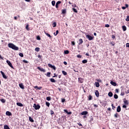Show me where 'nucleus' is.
Listing matches in <instances>:
<instances>
[{
    "label": "nucleus",
    "mask_w": 129,
    "mask_h": 129,
    "mask_svg": "<svg viewBox=\"0 0 129 129\" xmlns=\"http://www.w3.org/2000/svg\"><path fill=\"white\" fill-rule=\"evenodd\" d=\"M8 47L9 48H11V49H13V50H16V51H18V50H19V47L15 45V44H14L13 43H9Z\"/></svg>",
    "instance_id": "f257e3e1"
},
{
    "label": "nucleus",
    "mask_w": 129,
    "mask_h": 129,
    "mask_svg": "<svg viewBox=\"0 0 129 129\" xmlns=\"http://www.w3.org/2000/svg\"><path fill=\"white\" fill-rule=\"evenodd\" d=\"M33 107H34V109L37 110L38 109H40V108H41V106H40V105H39V104L37 105L36 104H34Z\"/></svg>",
    "instance_id": "f03ea898"
},
{
    "label": "nucleus",
    "mask_w": 129,
    "mask_h": 129,
    "mask_svg": "<svg viewBox=\"0 0 129 129\" xmlns=\"http://www.w3.org/2000/svg\"><path fill=\"white\" fill-rule=\"evenodd\" d=\"M86 38H87V39H88V40L89 41H91L92 40H93V39L94 38L93 36H91L89 35H86Z\"/></svg>",
    "instance_id": "7ed1b4c3"
},
{
    "label": "nucleus",
    "mask_w": 129,
    "mask_h": 129,
    "mask_svg": "<svg viewBox=\"0 0 129 129\" xmlns=\"http://www.w3.org/2000/svg\"><path fill=\"white\" fill-rule=\"evenodd\" d=\"M7 63L8 64L9 66L14 69V67L13 66V64H12V62L10 60H7Z\"/></svg>",
    "instance_id": "20e7f679"
},
{
    "label": "nucleus",
    "mask_w": 129,
    "mask_h": 129,
    "mask_svg": "<svg viewBox=\"0 0 129 129\" xmlns=\"http://www.w3.org/2000/svg\"><path fill=\"white\" fill-rule=\"evenodd\" d=\"M48 67H50V68H52L53 70H56V67L54 66H52V64L48 63Z\"/></svg>",
    "instance_id": "39448f33"
},
{
    "label": "nucleus",
    "mask_w": 129,
    "mask_h": 129,
    "mask_svg": "<svg viewBox=\"0 0 129 129\" xmlns=\"http://www.w3.org/2000/svg\"><path fill=\"white\" fill-rule=\"evenodd\" d=\"M37 69H38V70H39L40 71H41V72H46V70L42 68H40V67H38L37 68Z\"/></svg>",
    "instance_id": "423d86ee"
},
{
    "label": "nucleus",
    "mask_w": 129,
    "mask_h": 129,
    "mask_svg": "<svg viewBox=\"0 0 129 129\" xmlns=\"http://www.w3.org/2000/svg\"><path fill=\"white\" fill-rule=\"evenodd\" d=\"M1 73L2 75L3 78H5V79H7L8 78V77L5 75V73H4L3 71H1Z\"/></svg>",
    "instance_id": "0eeeda50"
},
{
    "label": "nucleus",
    "mask_w": 129,
    "mask_h": 129,
    "mask_svg": "<svg viewBox=\"0 0 129 129\" xmlns=\"http://www.w3.org/2000/svg\"><path fill=\"white\" fill-rule=\"evenodd\" d=\"M81 115H86L88 114V112L87 111H84L81 113Z\"/></svg>",
    "instance_id": "6e6552de"
},
{
    "label": "nucleus",
    "mask_w": 129,
    "mask_h": 129,
    "mask_svg": "<svg viewBox=\"0 0 129 129\" xmlns=\"http://www.w3.org/2000/svg\"><path fill=\"white\" fill-rule=\"evenodd\" d=\"M34 88L35 89H38V90H41L42 88H43L42 87H38L37 86H34Z\"/></svg>",
    "instance_id": "1a4fd4ad"
},
{
    "label": "nucleus",
    "mask_w": 129,
    "mask_h": 129,
    "mask_svg": "<svg viewBox=\"0 0 129 129\" xmlns=\"http://www.w3.org/2000/svg\"><path fill=\"white\" fill-rule=\"evenodd\" d=\"M60 4H61V1H58L55 5V8L56 9H58V8H59V6H58V5H60Z\"/></svg>",
    "instance_id": "9d476101"
},
{
    "label": "nucleus",
    "mask_w": 129,
    "mask_h": 129,
    "mask_svg": "<svg viewBox=\"0 0 129 129\" xmlns=\"http://www.w3.org/2000/svg\"><path fill=\"white\" fill-rule=\"evenodd\" d=\"M78 80H79V82H80V83H83V81H84L83 79L81 78H79Z\"/></svg>",
    "instance_id": "9b49d317"
},
{
    "label": "nucleus",
    "mask_w": 129,
    "mask_h": 129,
    "mask_svg": "<svg viewBox=\"0 0 129 129\" xmlns=\"http://www.w3.org/2000/svg\"><path fill=\"white\" fill-rule=\"evenodd\" d=\"M19 87H20V88H21V89H25V86H24V85H23V83L20 84Z\"/></svg>",
    "instance_id": "f8f14e48"
},
{
    "label": "nucleus",
    "mask_w": 129,
    "mask_h": 129,
    "mask_svg": "<svg viewBox=\"0 0 129 129\" xmlns=\"http://www.w3.org/2000/svg\"><path fill=\"white\" fill-rule=\"evenodd\" d=\"M63 111H64V112H66L67 114H72V112H68V110H67V109H64Z\"/></svg>",
    "instance_id": "ddd939ff"
},
{
    "label": "nucleus",
    "mask_w": 129,
    "mask_h": 129,
    "mask_svg": "<svg viewBox=\"0 0 129 129\" xmlns=\"http://www.w3.org/2000/svg\"><path fill=\"white\" fill-rule=\"evenodd\" d=\"M110 84L112 85L113 86H116V83L113 82V81H111L110 82Z\"/></svg>",
    "instance_id": "4468645a"
},
{
    "label": "nucleus",
    "mask_w": 129,
    "mask_h": 129,
    "mask_svg": "<svg viewBox=\"0 0 129 129\" xmlns=\"http://www.w3.org/2000/svg\"><path fill=\"white\" fill-rule=\"evenodd\" d=\"M121 110V108H120V106H118L117 108V112H120Z\"/></svg>",
    "instance_id": "2eb2a0df"
},
{
    "label": "nucleus",
    "mask_w": 129,
    "mask_h": 129,
    "mask_svg": "<svg viewBox=\"0 0 129 129\" xmlns=\"http://www.w3.org/2000/svg\"><path fill=\"white\" fill-rule=\"evenodd\" d=\"M6 115H8L9 116L12 115V113L10 111H7L6 113Z\"/></svg>",
    "instance_id": "dca6fc26"
},
{
    "label": "nucleus",
    "mask_w": 129,
    "mask_h": 129,
    "mask_svg": "<svg viewBox=\"0 0 129 129\" xmlns=\"http://www.w3.org/2000/svg\"><path fill=\"white\" fill-rule=\"evenodd\" d=\"M95 94L97 97H98L99 96V92H98V91H96Z\"/></svg>",
    "instance_id": "f3484780"
},
{
    "label": "nucleus",
    "mask_w": 129,
    "mask_h": 129,
    "mask_svg": "<svg viewBox=\"0 0 129 129\" xmlns=\"http://www.w3.org/2000/svg\"><path fill=\"white\" fill-rule=\"evenodd\" d=\"M108 95L109 96V97H112L113 94H112V92H110L108 93Z\"/></svg>",
    "instance_id": "a211bd4d"
},
{
    "label": "nucleus",
    "mask_w": 129,
    "mask_h": 129,
    "mask_svg": "<svg viewBox=\"0 0 129 129\" xmlns=\"http://www.w3.org/2000/svg\"><path fill=\"white\" fill-rule=\"evenodd\" d=\"M17 105H18V106H20L21 107L24 106V105L21 103H17Z\"/></svg>",
    "instance_id": "6ab92c4d"
},
{
    "label": "nucleus",
    "mask_w": 129,
    "mask_h": 129,
    "mask_svg": "<svg viewBox=\"0 0 129 129\" xmlns=\"http://www.w3.org/2000/svg\"><path fill=\"white\" fill-rule=\"evenodd\" d=\"M79 45H81V44H82V43H83V40H82V39H79Z\"/></svg>",
    "instance_id": "aec40b11"
},
{
    "label": "nucleus",
    "mask_w": 129,
    "mask_h": 129,
    "mask_svg": "<svg viewBox=\"0 0 129 129\" xmlns=\"http://www.w3.org/2000/svg\"><path fill=\"white\" fill-rule=\"evenodd\" d=\"M122 29L123 32H125V31H126V27L125 26H123L122 27Z\"/></svg>",
    "instance_id": "412c9836"
},
{
    "label": "nucleus",
    "mask_w": 129,
    "mask_h": 129,
    "mask_svg": "<svg viewBox=\"0 0 129 129\" xmlns=\"http://www.w3.org/2000/svg\"><path fill=\"white\" fill-rule=\"evenodd\" d=\"M125 7H122V10H125V9H126V8L128 7V5L127 4H125Z\"/></svg>",
    "instance_id": "4be33fe9"
},
{
    "label": "nucleus",
    "mask_w": 129,
    "mask_h": 129,
    "mask_svg": "<svg viewBox=\"0 0 129 129\" xmlns=\"http://www.w3.org/2000/svg\"><path fill=\"white\" fill-rule=\"evenodd\" d=\"M4 129H11L10 127H9V125L5 124L4 125Z\"/></svg>",
    "instance_id": "5701e85b"
},
{
    "label": "nucleus",
    "mask_w": 129,
    "mask_h": 129,
    "mask_svg": "<svg viewBox=\"0 0 129 129\" xmlns=\"http://www.w3.org/2000/svg\"><path fill=\"white\" fill-rule=\"evenodd\" d=\"M29 120H30L31 122H34V119H33V118H32V117L29 116Z\"/></svg>",
    "instance_id": "b1692460"
},
{
    "label": "nucleus",
    "mask_w": 129,
    "mask_h": 129,
    "mask_svg": "<svg viewBox=\"0 0 129 129\" xmlns=\"http://www.w3.org/2000/svg\"><path fill=\"white\" fill-rule=\"evenodd\" d=\"M95 86H96V87H99V86H100V85H99V83L96 82L95 83Z\"/></svg>",
    "instance_id": "393cba45"
},
{
    "label": "nucleus",
    "mask_w": 129,
    "mask_h": 129,
    "mask_svg": "<svg viewBox=\"0 0 129 129\" xmlns=\"http://www.w3.org/2000/svg\"><path fill=\"white\" fill-rule=\"evenodd\" d=\"M44 33H45V35H46V36H47V37H49V38H51V35L49 33H48L46 32H44Z\"/></svg>",
    "instance_id": "a878e982"
},
{
    "label": "nucleus",
    "mask_w": 129,
    "mask_h": 129,
    "mask_svg": "<svg viewBox=\"0 0 129 129\" xmlns=\"http://www.w3.org/2000/svg\"><path fill=\"white\" fill-rule=\"evenodd\" d=\"M124 104H125V105H128V101H127V100H125V101H124Z\"/></svg>",
    "instance_id": "bb28decb"
},
{
    "label": "nucleus",
    "mask_w": 129,
    "mask_h": 129,
    "mask_svg": "<svg viewBox=\"0 0 129 129\" xmlns=\"http://www.w3.org/2000/svg\"><path fill=\"white\" fill-rule=\"evenodd\" d=\"M114 98H115V99H117V98H118V96L117 94H114Z\"/></svg>",
    "instance_id": "cd10ccee"
},
{
    "label": "nucleus",
    "mask_w": 129,
    "mask_h": 129,
    "mask_svg": "<svg viewBox=\"0 0 129 129\" xmlns=\"http://www.w3.org/2000/svg\"><path fill=\"white\" fill-rule=\"evenodd\" d=\"M50 81H51V82H52V83L56 82V81L55 80V79H54L53 78L50 79Z\"/></svg>",
    "instance_id": "c85d7f7f"
},
{
    "label": "nucleus",
    "mask_w": 129,
    "mask_h": 129,
    "mask_svg": "<svg viewBox=\"0 0 129 129\" xmlns=\"http://www.w3.org/2000/svg\"><path fill=\"white\" fill-rule=\"evenodd\" d=\"M35 50L36 51V52H39V51H40V48L36 47L35 48Z\"/></svg>",
    "instance_id": "c756f323"
},
{
    "label": "nucleus",
    "mask_w": 129,
    "mask_h": 129,
    "mask_svg": "<svg viewBox=\"0 0 129 129\" xmlns=\"http://www.w3.org/2000/svg\"><path fill=\"white\" fill-rule=\"evenodd\" d=\"M55 4H56V2H55V1H53L51 2L52 6H53V7H54V6H55Z\"/></svg>",
    "instance_id": "7c9ffc66"
},
{
    "label": "nucleus",
    "mask_w": 129,
    "mask_h": 129,
    "mask_svg": "<svg viewBox=\"0 0 129 129\" xmlns=\"http://www.w3.org/2000/svg\"><path fill=\"white\" fill-rule=\"evenodd\" d=\"M57 26V24H56V22H54L53 24H52V27L53 28H55V27H56Z\"/></svg>",
    "instance_id": "2f4dec72"
},
{
    "label": "nucleus",
    "mask_w": 129,
    "mask_h": 129,
    "mask_svg": "<svg viewBox=\"0 0 129 129\" xmlns=\"http://www.w3.org/2000/svg\"><path fill=\"white\" fill-rule=\"evenodd\" d=\"M1 102H2L3 103H5V102H6V99H2L1 100Z\"/></svg>",
    "instance_id": "473e14b6"
},
{
    "label": "nucleus",
    "mask_w": 129,
    "mask_h": 129,
    "mask_svg": "<svg viewBox=\"0 0 129 129\" xmlns=\"http://www.w3.org/2000/svg\"><path fill=\"white\" fill-rule=\"evenodd\" d=\"M50 75H51V73L50 72H48L47 74H46V76L47 77H50Z\"/></svg>",
    "instance_id": "72a5a7b5"
},
{
    "label": "nucleus",
    "mask_w": 129,
    "mask_h": 129,
    "mask_svg": "<svg viewBox=\"0 0 129 129\" xmlns=\"http://www.w3.org/2000/svg\"><path fill=\"white\" fill-rule=\"evenodd\" d=\"M45 104H46V106H48V107H49V106H50V103H49L48 102H46Z\"/></svg>",
    "instance_id": "f704fd0d"
},
{
    "label": "nucleus",
    "mask_w": 129,
    "mask_h": 129,
    "mask_svg": "<svg viewBox=\"0 0 129 129\" xmlns=\"http://www.w3.org/2000/svg\"><path fill=\"white\" fill-rule=\"evenodd\" d=\"M62 73L63 75H67V73L66 72H65L64 71H62Z\"/></svg>",
    "instance_id": "c9c22d12"
},
{
    "label": "nucleus",
    "mask_w": 129,
    "mask_h": 129,
    "mask_svg": "<svg viewBox=\"0 0 129 129\" xmlns=\"http://www.w3.org/2000/svg\"><path fill=\"white\" fill-rule=\"evenodd\" d=\"M46 100H48V101H50V100H51V97H46Z\"/></svg>",
    "instance_id": "e433bc0d"
},
{
    "label": "nucleus",
    "mask_w": 129,
    "mask_h": 129,
    "mask_svg": "<svg viewBox=\"0 0 129 129\" xmlns=\"http://www.w3.org/2000/svg\"><path fill=\"white\" fill-rule=\"evenodd\" d=\"M82 63H83V64H85V63H87V60L86 59L83 60L82 61Z\"/></svg>",
    "instance_id": "4c0bfd02"
},
{
    "label": "nucleus",
    "mask_w": 129,
    "mask_h": 129,
    "mask_svg": "<svg viewBox=\"0 0 129 129\" xmlns=\"http://www.w3.org/2000/svg\"><path fill=\"white\" fill-rule=\"evenodd\" d=\"M64 54H69V50H64Z\"/></svg>",
    "instance_id": "58836bf2"
},
{
    "label": "nucleus",
    "mask_w": 129,
    "mask_h": 129,
    "mask_svg": "<svg viewBox=\"0 0 129 129\" xmlns=\"http://www.w3.org/2000/svg\"><path fill=\"white\" fill-rule=\"evenodd\" d=\"M88 99H89V100H91V99H92V96L90 95L89 96Z\"/></svg>",
    "instance_id": "ea45409f"
},
{
    "label": "nucleus",
    "mask_w": 129,
    "mask_h": 129,
    "mask_svg": "<svg viewBox=\"0 0 129 129\" xmlns=\"http://www.w3.org/2000/svg\"><path fill=\"white\" fill-rule=\"evenodd\" d=\"M62 14H66V10H65V9L62 10Z\"/></svg>",
    "instance_id": "a19ab883"
},
{
    "label": "nucleus",
    "mask_w": 129,
    "mask_h": 129,
    "mask_svg": "<svg viewBox=\"0 0 129 129\" xmlns=\"http://www.w3.org/2000/svg\"><path fill=\"white\" fill-rule=\"evenodd\" d=\"M26 30H27V31H29L30 29L29 28V25H27L26 27Z\"/></svg>",
    "instance_id": "79ce46f5"
},
{
    "label": "nucleus",
    "mask_w": 129,
    "mask_h": 129,
    "mask_svg": "<svg viewBox=\"0 0 129 129\" xmlns=\"http://www.w3.org/2000/svg\"><path fill=\"white\" fill-rule=\"evenodd\" d=\"M73 11H74V13H77V10L75 8H73Z\"/></svg>",
    "instance_id": "37998d69"
},
{
    "label": "nucleus",
    "mask_w": 129,
    "mask_h": 129,
    "mask_svg": "<svg viewBox=\"0 0 129 129\" xmlns=\"http://www.w3.org/2000/svg\"><path fill=\"white\" fill-rule=\"evenodd\" d=\"M19 56H20V57H24V54H23V53H20Z\"/></svg>",
    "instance_id": "c03bdc74"
},
{
    "label": "nucleus",
    "mask_w": 129,
    "mask_h": 129,
    "mask_svg": "<svg viewBox=\"0 0 129 129\" xmlns=\"http://www.w3.org/2000/svg\"><path fill=\"white\" fill-rule=\"evenodd\" d=\"M125 21H126L127 22H129V16H127V18L125 19Z\"/></svg>",
    "instance_id": "a18cd8bd"
},
{
    "label": "nucleus",
    "mask_w": 129,
    "mask_h": 129,
    "mask_svg": "<svg viewBox=\"0 0 129 129\" xmlns=\"http://www.w3.org/2000/svg\"><path fill=\"white\" fill-rule=\"evenodd\" d=\"M114 117H116V118H117V117H118V114H117V113H116L114 114Z\"/></svg>",
    "instance_id": "49530a36"
},
{
    "label": "nucleus",
    "mask_w": 129,
    "mask_h": 129,
    "mask_svg": "<svg viewBox=\"0 0 129 129\" xmlns=\"http://www.w3.org/2000/svg\"><path fill=\"white\" fill-rule=\"evenodd\" d=\"M120 95H121V96H123V95H124V92H121Z\"/></svg>",
    "instance_id": "de8ad7c7"
},
{
    "label": "nucleus",
    "mask_w": 129,
    "mask_h": 129,
    "mask_svg": "<svg viewBox=\"0 0 129 129\" xmlns=\"http://www.w3.org/2000/svg\"><path fill=\"white\" fill-rule=\"evenodd\" d=\"M23 62H24V63H29V61L27 60H23Z\"/></svg>",
    "instance_id": "09e8293b"
},
{
    "label": "nucleus",
    "mask_w": 129,
    "mask_h": 129,
    "mask_svg": "<svg viewBox=\"0 0 129 129\" xmlns=\"http://www.w3.org/2000/svg\"><path fill=\"white\" fill-rule=\"evenodd\" d=\"M50 114H51V115H53V114H54V111L51 110V111H50Z\"/></svg>",
    "instance_id": "8fccbe9b"
},
{
    "label": "nucleus",
    "mask_w": 129,
    "mask_h": 129,
    "mask_svg": "<svg viewBox=\"0 0 129 129\" xmlns=\"http://www.w3.org/2000/svg\"><path fill=\"white\" fill-rule=\"evenodd\" d=\"M72 45H73V46H75V42L74 41H71Z\"/></svg>",
    "instance_id": "3c124183"
},
{
    "label": "nucleus",
    "mask_w": 129,
    "mask_h": 129,
    "mask_svg": "<svg viewBox=\"0 0 129 129\" xmlns=\"http://www.w3.org/2000/svg\"><path fill=\"white\" fill-rule=\"evenodd\" d=\"M73 8H76L77 7L76 4H74L72 5Z\"/></svg>",
    "instance_id": "603ef678"
},
{
    "label": "nucleus",
    "mask_w": 129,
    "mask_h": 129,
    "mask_svg": "<svg viewBox=\"0 0 129 129\" xmlns=\"http://www.w3.org/2000/svg\"><path fill=\"white\" fill-rule=\"evenodd\" d=\"M37 40H41V37H40V36H37Z\"/></svg>",
    "instance_id": "864d4df0"
},
{
    "label": "nucleus",
    "mask_w": 129,
    "mask_h": 129,
    "mask_svg": "<svg viewBox=\"0 0 129 129\" xmlns=\"http://www.w3.org/2000/svg\"><path fill=\"white\" fill-rule=\"evenodd\" d=\"M66 100L65 99H61V102H65Z\"/></svg>",
    "instance_id": "5fc2aeb1"
},
{
    "label": "nucleus",
    "mask_w": 129,
    "mask_h": 129,
    "mask_svg": "<svg viewBox=\"0 0 129 129\" xmlns=\"http://www.w3.org/2000/svg\"><path fill=\"white\" fill-rule=\"evenodd\" d=\"M105 27H106V28H109V25H108V24H106V25H105Z\"/></svg>",
    "instance_id": "6e6d98bb"
},
{
    "label": "nucleus",
    "mask_w": 129,
    "mask_h": 129,
    "mask_svg": "<svg viewBox=\"0 0 129 129\" xmlns=\"http://www.w3.org/2000/svg\"><path fill=\"white\" fill-rule=\"evenodd\" d=\"M126 47L129 48V43H127L126 44Z\"/></svg>",
    "instance_id": "4d7b16f0"
},
{
    "label": "nucleus",
    "mask_w": 129,
    "mask_h": 129,
    "mask_svg": "<svg viewBox=\"0 0 129 129\" xmlns=\"http://www.w3.org/2000/svg\"><path fill=\"white\" fill-rule=\"evenodd\" d=\"M115 91H116V92L117 93H118V92H119L118 89H115Z\"/></svg>",
    "instance_id": "13d9d810"
},
{
    "label": "nucleus",
    "mask_w": 129,
    "mask_h": 129,
    "mask_svg": "<svg viewBox=\"0 0 129 129\" xmlns=\"http://www.w3.org/2000/svg\"><path fill=\"white\" fill-rule=\"evenodd\" d=\"M78 58H81L82 56L81 55H77Z\"/></svg>",
    "instance_id": "bf43d9fd"
},
{
    "label": "nucleus",
    "mask_w": 129,
    "mask_h": 129,
    "mask_svg": "<svg viewBox=\"0 0 129 129\" xmlns=\"http://www.w3.org/2000/svg\"><path fill=\"white\" fill-rule=\"evenodd\" d=\"M123 108H126V106L125 105H123L122 106Z\"/></svg>",
    "instance_id": "052dcab7"
},
{
    "label": "nucleus",
    "mask_w": 129,
    "mask_h": 129,
    "mask_svg": "<svg viewBox=\"0 0 129 129\" xmlns=\"http://www.w3.org/2000/svg\"><path fill=\"white\" fill-rule=\"evenodd\" d=\"M58 34H59V31L58 30H57L56 31V34L55 35H58Z\"/></svg>",
    "instance_id": "680f3d73"
},
{
    "label": "nucleus",
    "mask_w": 129,
    "mask_h": 129,
    "mask_svg": "<svg viewBox=\"0 0 129 129\" xmlns=\"http://www.w3.org/2000/svg\"><path fill=\"white\" fill-rule=\"evenodd\" d=\"M94 106L95 107H98V106L97 105H96V104H94Z\"/></svg>",
    "instance_id": "e2e57ef3"
},
{
    "label": "nucleus",
    "mask_w": 129,
    "mask_h": 129,
    "mask_svg": "<svg viewBox=\"0 0 129 129\" xmlns=\"http://www.w3.org/2000/svg\"><path fill=\"white\" fill-rule=\"evenodd\" d=\"M63 64H64V65H67V62L64 61V62H63Z\"/></svg>",
    "instance_id": "0e129e2a"
},
{
    "label": "nucleus",
    "mask_w": 129,
    "mask_h": 129,
    "mask_svg": "<svg viewBox=\"0 0 129 129\" xmlns=\"http://www.w3.org/2000/svg\"><path fill=\"white\" fill-rule=\"evenodd\" d=\"M38 58H41V57H42V55L39 54V55H38Z\"/></svg>",
    "instance_id": "69168bd1"
},
{
    "label": "nucleus",
    "mask_w": 129,
    "mask_h": 129,
    "mask_svg": "<svg viewBox=\"0 0 129 129\" xmlns=\"http://www.w3.org/2000/svg\"><path fill=\"white\" fill-rule=\"evenodd\" d=\"M128 93H129V89L126 92V94H128Z\"/></svg>",
    "instance_id": "338daca9"
},
{
    "label": "nucleus",
    "mask_w": 129,
    "mask_h": 129,
    "mask_svg": "<svg viewBox=\"0 0 129 129\" xmlns=\"http://www.w3.org/2000/svg\"><path fill=\"white\" fill-rule=\"evenodd\" d=\"M17 19H18V17H14V20H17Z\"/></svg>",
    "instance_id": "774afa93"
}]
</instances>
